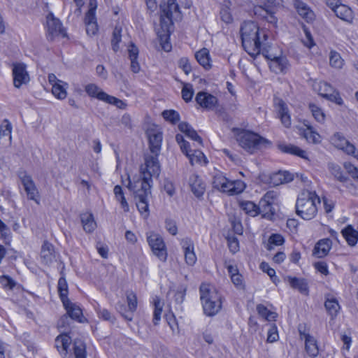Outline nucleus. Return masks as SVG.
<instances>
[{
	"instance_id": "obj_37",
	"label": "nucleus",
	"mask_w": 358,
	"mask_h": 358,
	"mask_svg": "<svg viewBox=\"0 0 358 358\" xmlns=\"http://www.w3.org/2000/svg\"><path fill=\"white\" fill-rule=\"evenodd\" d=\"M197 62L206 69H210L212 66L209 57V51L206 48H202L195 54Z\"/></svg>"
},
{
	"instance_id": "obj_43",
	"label": "nucleus",
	"mask_w": 358,
	"mask_h": 358,
	"mask_svg": "<svg viewBox=\"0 0 358 358\" xmlns=\"http://www.w3.org/2000/svg\"><path fill=\"white\" fill-rule=\"evenodd\" d=\"M329 169L331 175L334 176V177L338 181L344 182L348 180V177L344 175L341 167L339 165L335 164H329Z\"/></svg>"
},
{
	"instance_id": "obj_4",
	"label": "nucleus",
	"mask_w": 358,
	"mask_h": 358,
	"mask_svg": "<svg viewBox=\"0 0 358 358\" xmlns=\"http://www.w3.org/2000/svg\"><path fill=\"white\" fill-rule=\"evenodd\" d=\"M160 36H167L171 32L173 20L180 17L179 6L176 0H167L160 5Z\"/></svg>"
},
{
	"instance_id": "obj_23",
	"label": "nucleus",
	"mask_w": 358,
	"mask_h": 358,
	"mask_svg": "<svg viewBox=\"0 0 358 358\" xmlns=\"http://www.w3.org/2000/svg\"><path fill=\"white\" fill-rule=\"evenodd\" d=\"M332 242L329 238L319 241L313 251V255L318 258H322L327 255L331 248Z\"/></svg>"
},
{
	"instance_id": "obj_5",
	"label": "nucleus",
	"mask_w": 358,
	"mask_h": 358,
	"mask_svg": "<svg viewBox=\"0 0 358 358\" xmlns=\"http://www.w3.org/2000/svg\"><path fill=\"white\" fill-rule=\"evenodd\" d=\"M238 145L249 153H255L257 150L268 147L271 143L267 139L256 133L240 130L236 136Z\"/></svg>"
},
{
	"instance_id": "obj_20",
	"label": "nucleus",
	"mask_w": 358,
	"mask_h": 358,
	"mask_svg": "<svg viewBox=\"0 0 358 358\" xmlns=\"http://www.w3.org/2000/svg\"><path fill=\"white\" fill-rule=\"evenodd\" d=\"M195 99L201 107L207 110H212L217 103V97L205 92H199Z\"/></svg>"
},
{
	"instance_id": "obj_22",
	"label": "nucleus",
	"mask_w": 358,
	"mask_h": 358,
	"mask_svg": "<svg viewBox=\"0 0 358 358\" xmlns=\"http://www.w3.org/2000/svg\"><path fill=\"white\" fill-rule=\"evenodd\" d=\"M275 106L282 124L285 127H289L292 121L287 105L282 99H278L275 101Z\"/></svg>"
},
{
	"instance_id": "obj_53",
	"label": "nucleus",
	"mask_w": 358,
	"mask_h": 358,
	"mask_svg": "<svg viewBox=\"0 0 358 358\" xmlns=\"http://www.w3.org/2000/svg\"><path fill=\"white\" fill-rule=\"evenodd\" d=\"M58 292L62 302L64 299H69L67 298L68 285L66 279L63 277L58 281Z\"/></svg>"
},
{
	"instance_id": "obj_13",
	"label": "nucleus",
	"mask_w": 358,
	"mask_h": 358,
	"mask_svg": "<svg viewBox=\"0 0 358 358\" xmlns=\"http://www.w3.org/2000/svg\"><path fill=\"white\" fill-rule=\"evenodd\" d=\"M20 178L27 199L34 201L38 205L40 204V194L31 176L23 173H21Z\"/></svg>"
},
{
	"instance_id": "obj_55",
	"label": "nucleus",
	"mask_w": 358,
	"mask_h": 358,
	"mask_svg": "<svg viewBox=\"0 0 358 358\" xmlns=\"http://www.w3.org/2000/svg\"><path fill=\"white\" fill-rule=\"evenodd\" d=\"M121 31L120 27H115L113 32L111 44L115 52L119 50V43L121 41Z\"/></svg>"
},
{
	"instance_id": "obj_51",
	"label": "nucleus",
	"mask_w": 358,
	"mask_h": 358,
	"mask_svg": "<svg viewBox=\"0 0 358 358\" xmlns=\"http://www.w3.org/2000/svg\"><path fill=\"white\" fill-rule=\"evenodd\" d=\"M296 9L299 14L306 21H310L313 19V13L303 3H299L296 5Z\"/></svg>"
},
{
	"instance_id": "obj_7",
	"label": "nucleus",
	"mask_w": 358,
	"mask_h": 358,
	"mask_svg": "<svg viewBox=\"0 0 358 358\" xmlns=\"http://www.w3.org/2000/svg\"><path fill=\"white\" fill-rule=\"evenodd\" d=\"M146 238L152 252L159 260L165 262L167 259V250L162 237L153 231L146 234Z\"/></svg>"
},
{
	"instance_id": "obj_47",
	"label": "nucleus",
	"mask_w": 358,
	"mask_h": 358,
	"mask_svg": "<svg viewBox=\"0 0 358 358\" xmlns=\"http://www.w3.org/2000/svg\"><path fill=\"white\" fill-rule=\"evenodd\" d=\"M291 175L287 172L279 171L273 174L271 177L272 182L274 185H278L284 182H287L292 180Z\"/></svg>"
},
{
	"instance_id": "obj_61",
	"label": "nucleus",
	"mask_w": 358,
	"mask_h": 358,
	"mask_svg": "<svg viewBox=\"0 0 358 358\" xmlns=\"http://www.w3.org/2000/svg\"><path fill=\"white\" fill-rule=\"evenodd\" d=\"M257 206L259 208V214L263 213L264 215H265L269 213H273L272 204L268 203L265 199H262L259 201V206Z\"/></svg>"
},
{
	"instance_id": "obj_19",
	"label": "nucleus",
	"mask_w": 358,
	"mask_h": 358,
	"mask_svg": "<svg viewBox=\"0 0 358 358\" xmlns=\"http://www.w3.org/2000/svg\"><path fill=\"white\" fill-rule=\"evenodd\" d=\"M62 303L69 317L79 322H85V319L83 315V311L78 305L71 302L69 299H64Z\"/></svg>"
},
{
	"instance_id": "obj_26",
	"label": "nucleus",
	"mask_w": 358,
	"mask_h": 358,
	"mask_svg": "<svg viewBox=\"0 0 358 358\" xmlns=\"http://www.w3.org/2000/svg\"><path fill=\"white\" fill-rule=\"evenodd\" d=\"M189 184L193 194L197 196H201L206 189V185L197 175H192L189 180Z\"/></svg>"
},
{
	"instance_id": "obj_62",
	"label": "nucleus",
	"mask_w": 358,
	"mask_h": 358,
	"mask_svg": "<svg viewBox=\"0 0 358 358\" xmlns=\"http://www.w3.org/2000/svg\"><path fill=\"white\" fill-rule=\"evenodd\" d=\"M0 283L5 289H12L16 285L15 282L8 275L0 276Z\"/></svg>"
},
{
	"instance_id": "obj_28",
	"label": "nucleus",
	"mask_w": 358,
	"mask_h": 358,
	"mask_svg": "<svg viewBox=\"0 0 358 358\" xmlns=\"http://www.w3.org/2000/svg\"><path fill=\"white\" fill-rule=\"evenodd\" d=\"M285 280L293 289H297L301 294L307 295L308 294V286L306 280L303 278L287 276Z\"/></svg>"
},
{
	"instance_id": "obj_16",
	"label": "nucleus",
	"mask_w": 358,
	"mask_h": 358,
	"mask_svg": "<svg viewBox=\"0 0 358 358\" xmlns=\"http://www.w3.org/2000/svg\"><path fill=\"white\" fill-rule=\"evenodd\" d=\"M96 3L95 0H90V9L86 13L85 22L86 25V31L89 35H94L98 31V25L95 16Z\"/></svg>"
},
{
	"instance_id": "obj_63",
	"label": "nucleus",
	"mask_w": 358,
	"mask_h": 358,
	"mask_svg": "<svg viewBox=\"0 0 358 358\" xmlns=\"http://www.w3.org/2000/svg\"><path fill=\"white\" fill-rule=\"evenodd\" d=\"M231 280L233 284L236 287V288L239 289H244V279L240 273L234 274V275L231 276Z\"/></svg>"
},
{
	"instance_id": "obj_42",
	"label": "nucleus",
	"mask_w": 358,
	"mask_h": 358,
	"mask_svg": "<svg viewBox=\"0 0 358 358\" xmlns=\"http://www.w3.org/2000/svg\"><path fill=\"white\" fill-rule=\"evenodd\" d=\"M73 355L75 358H86V345L84 342L80 339L74 341Z\"/></svg>"
},
{
	"instance_id": "obj_57",
	"label": "nucleus",
	"mask_w": 358,
	"mask_h": 358,
	"mask_svg": "<svg viewBox=\"0 0 358 358\" xmlns=\"http://www.w3.org/2000/svg\"><path fill=\"white\" fill-rule=\"evenodd\" d=\"M194 90L192 85L188 83H183V87L182 90V97L185 101H189L193 96Z\"/></svg>"
},
{
	"instance_id": "obj_25",
	"label": "nucleus",
	"mask_w": 358,
	"mask_h": 358,
	"mask_svg": "<svg viewBox=\"0 0 358 358\" xmlns=\"http://www.w3.org/2000/svg\"><path fill=\"white\" fill-rule=\"evenodd\" d=\"M254 13L256 15L265 19L268 22L276 24L277 17L275 16V13L272 9L268 7H263L261 6H255L254 8Z\"/></svg>"
},
{
	"instance_id": "obj_52",
	"label": "nucleus",
	"mask_w": 358,
	"mask_h": 358,
	"mask_svg": "<svg viewBox=\"0 0 358 358\" xmlns=\"http://www.w3.org/2000/svg\"><path fill=\"white\" fill-rule=\"evenodd\" d=\"M329 64L334 68L341 69L344 64V61L338 53L331 51L330 52Z\"/></svg>"
},
{
	"instance_id": "obj_38",
	"label": "nucleus",
	"mask_w": 358,
	"mask_h": 358,
	"mask_svg": "<svg viewBox=\"0 0 358 358\" xmlns=\"http://www.w3.org/2000/svg\"><path fill=\"white\" fill-rule=\"evenodd\" d=\"M179 130L185 134V135L191 139L202 144L201 138L197 134L196 131L193 129L187 123L180 122L178 125Z\"/></svg>"
},
{
	"instance_id": "obj_29",
	"label": "nucleus",
	"mask_w": 358,
	"mask_h": 358,
	"mask_svg": "<svg viewBox=\"0 0 358 358\" xmlns=\"http://www.w3.org/2000/svg\"><path fill=\"white\" fill-rule=\"evenodd\" d=\"M12 125L4 120L0 125V144H10L11 142Z\"/></svg>"
},
{
	"instance_id": "obj_44",
	"label": "nucleus",
	"mask_w": 358,
	"mask_h": 358,
	"mask_svg": "<svg viewBox=\"0 0 358 358\" xmlns=\"http://www.w3.org/2000/svg\"><path fill=\"white\" fill-rule=\"evenodd\" d=\"M155 310L153 313V323L156 325L161 320L163 310L164 303L158 297H155L153 301Z\"/></svg>"
},
{
	"instance_id": "obj_30",
	"label": "nucleus",
	"mask_w": 358,
	"mask_h": 358,
	"mask_svg": "<svg viewBox=\"0 0 358 358\" xmlns=\"http://www.w3.org/2000/svg\"><path fill=\"white\" fill-rule=\"evenodd\" d=\"M336 15L346 22H351L352 20V10L343 4H335L333 7Z\"/></svg>"
},
{
	"instance_id": "obj_33",
	"label": "nucleus",
	"mask_w": 358,
	"mask_h": 358,
	"mask_svg": "<svg viewBox=\"0 0 358 358\" xmlns=\"http://www.w3.org/2000/svg\"><path fill=\"white\" fill-rule=\"evenodd\" d=\"M238 204L242 210L250 216L255 217L259 214V208L252 201L238 200Z\"/></svg>"
},
{
	"instance_id": "obj_12",
	"label": "nucleus",
	"mask_w": 358,
	"mask_h": 358,
	"mask_svg": "<svg viewBox=\"0 0 358 358\" xmlns=\"http://www.w3.org/2000/svg\"><path fill=\"white\" fill-rule=\"evenodd\" d=\"M145 132L149 141L150 152L153 154L158 155L162 142V132L161 129L155 124H150L146 129Z\"/></svg>"
},
{
	"instance_id": "obj_50",
	"label": "nucleus",
	"mask_w": 358,
	"mask_h": 358,
	"mask_svg": "<svg viewBox=\"0 0 358 358\" xmlns=\"http://www.w3.org/2000/svg\"><path fill=\"white\" fill-rule=\"evenodd\" d=\"M309 108L313 117L320 123H324L325 121V114L323 110L314 103L309 104Z\"/></svg>"
},
{
	"instance_id": "obj_56",
	"label": "nucleus",
	"mask_w": 358,
	"mask_h": 358,
	"mask_svg": "<svg viewBox=\"0 0 358 358\" xmlns=\"http://www.w3.org/2000/svg\"><path fill=\"white\" fill-rule=\"evenodd\" d=\"M127 301L129 310L131 313L136 311L137 308V296L133 292H128L127 293Z\"/></svg>"
},
{
	"instance_id": "obj_14",
	"label": "nucleus",
	"mask_w": 358,
	"mask_h": 358,
	"mask_svg": "<svg viewBox=\"0 0 358 358\" xmlns=\"http://www.w3.org/2000/svg\"><path fill=\"white\" fill-rule=\"evenodd\" d=\"M48 38L53 40L56 37H66V33L62 27L61 22L55 18L52 13L47 16Z\"/></svg>"
},
{
	"instance_id": "obj_41",
	"label": "nucleus",
	"mask_w": 358,
	"mask_h": 358,
	"mask_svg": "<svg viewBox=\"0 0 358 358\" xmlns=\"http://www.w3.org/2000/svg\"><path fill=\"white\" fill-rule=\"evenodd\" d=\"M324 306L328 313L332 317H336L338 313V310H340V306L338 301L334 298L327 299L325 301Z\"/></svg>"
},
{
	"instance_id": "obj_49",
	"label": "nucleus",
	"mask_w": 358,
	"mask_h": 358,
	"mask_svg": "<svg viewBox=\"0 0 358 358\" xmlns=\"http://www.w3.org/2000/svg\"><path fill=\"white\" fill-rule=\"evenodd\" d=\"M231 3L230 1L224 2L221 10L220 17L223 22L226 23H231L233 21V17L231 13L230 6Z\"/></svg>"
},
{
	"instance_id": "obj_27",
	"label": "nucleus",
	"mask_w": 358,
	"mask_h": 358,
	"mask_svg": "<svg viewBox=\"0 0 358 358\" xmlns=\"http://www.w3.org/2000/svg\"><path fill=\"white\" fill-rule=\"evenodd\" d=\"M331 141L337 148L343 150L345 153L352 152L354 150V145L339 134H334L331 138Z\"/></svg>"
},
{
	"instance_id": "obj_31",
	"label": "nucleus",
	"mask_w": 358,
	"mask_h": 358,
	"mask_svg": "<svg viewBox=\"0 0 358 358\" xmlns=\"http://www.w3.org/2000/svg\"><path fill=\"white\" fill-rule=\"evenodd\" d=\"M279 150L285 153L292 154L303 159H308L307 153L305 150L292 144H279Z\"/></svg>"
},
{
	"instance_id": "obj_11",
	"label": "nucleus",
	"mask_w": 358,
	"mask_h": 358,
	"mask_svg": "<svg viewBox=\"0 0 358 358\" xmlns=\"http://www.w3.org/2000/svg\"><path fill=\"white\" fill-rule=\"evenodd\" d=\"M151 182L152 180L144 176L138 177L136 180L133 178L132 181L128 178V183L126 186L134 192L135 196H138V194L149 195L150 194Z\"/></svg>"
},
{
	"instance_id": "obj_17",
	"label": "nucleus",
	"mask_w": 358,
	"mask_h": 358,
	"mask_svg": "<svg viewBox=\"0 0 358 358\" xmlns=\"http://www.w3.org/2000/svg\"><path fill=\"white\" fill-rule=\"evenodd\" d=\"M267 59L270 60L269 67L272 71L275 73H283L289 68V62L285 57L278 54H270L267 56Z\"/></svg>"
},
{
	"instance_id": "obj_58",
	"label": "nucleus",
	"mask_w": 358,
	"mask_h": 358,
	"mask_svg": "<svg viewBox=\"0 0 358 358\" xmlns=\"http://www.w3.org/2000/svg\"><path fill=\"white\" fill-rule=\"evenodd\" d=\"M284 243L283 237L280 234H273L268 239V244L267 249L271 250L273 249L272 245H281Z\"/></svg>"
},
{
	"instance_id": "obj_24",
	"label": "nucleus",
	"mask_w": 358,
	"mask_h": 358,
	"mask_svg": "<svg viewBox=\"0 0 358 358\" xmlns=\"http://www.w3.org/2000/svg\"><path fill=\"white\" fill-rule=\"evenodd\" d=\"M71 343V339L67 334H61L56 338L55 346L63 358L67 356Z\"/></svg>"
},
{
	"instance_id": "obj_34",
	"label": "nucleus",
	"mask_w": 358,
	"mask_h": 358,
	"mask_svg": "<svg viewBox=\"0 0 358 358\" xmlns=\"http://www.w3.org/2000/svg\"><path fill=\"white\" fill-rule=\"evenodd\" d=\"M342 234L350 246H355L358 241V231L351 225L347 226L342 230Z\"/></svg>"
},
{
	"instance_id": "obj_59",
	"label": "nucleus",
	"mask_w": 358,
	"mask_h": 358,
	"mask_svg": "<svg viewBox=\"0 0 358 358\" xmlns=\"http://www.w3.org/2000/svg\"><path fill=\"white\" fill-rule=\"evenodd\" d=\"M277 49L278 48L276 47L271 46L266 40L264 41L262 45H261L260 53H262L267 59L268 55L277 54L275 52Z\"/></svg>"
},
{
	"instance_id": "obj_2",
	"label": "nucleus",
	"mask_w": 358,
	"mask_h": 358,
	"mask_svg": "<svg viewBox=\"0 0 358 358\" xmlns=\"http://www.w3.org/2000/svg\"><path fill=\"white\" fill-rule=\"evenodd\" d=\"M200 299L206 315L213 316L222 308V296L217 289L207 283H202L199 288Z\"/></svg>"
},
{
	"instance_id": "obj_54",
	"label": "nucleus",
	"mask_w": 358,
	"mask_h": 358,
	"mask_svg": "<svg viewBox=\"0 0 358 358\" xmlns=\"http://www.w3.org/2000/svg\"><path fill=\"white\" fill-rule=\"evenodd\" d=\"M163 117L171 122L172 124H176L180 120V115L178 112L174 110H166L162 112Z\"/></svg>"
},
{
	"instance_id": "obj_9",
	"label": "nucleus",
	"mask_w": 358,
	"mask_h": 358,
	"mask_svg": "<svg viewBox=\"0 0 358 358\" xmlns=\"http://www.w3.org/2000/svg\"><path fill=\"white\" fill-rule=\"evenodd\" d=\"M145 162L140 167L141 176L148 177L152 180V177H158L160 173V165L157 159V154L146 155Z\"/></svg>"
},
{
	"instance_id": "obj_45",
	"label": "nucleus",
	"mask_w": 358,
	"mask_h": 358,
	"mask_svg": "<svg viewBox=\"0 0 358 358\" xmlns=\"http://www.w3.org/2000/svg\"><path fill=\"white\" fill-rule=\"evenodd\" d=\"M114 194L115 196L116 199L120 201L121 207L124 210V212H128L129 210V204L126 201V199L124 196V193L122 192V187L120 185H116L114 187Z\"/></svg>"
},
{
	"instance_id": "obj_8",
	"label": "nucleus",
	"mask_w": 358,
	"mask_h": 358,
	"mask_svg": "<svg viewBox=\"0 0 358 358\" xmlns=\"http://www.w3.org/2000/svg\"><path fill=\"white\" fill-rule=\"evenodd\" d=\"M177 143L180 145V149L183 153L189 158L192 165L194 164H206L207 163L206 159L203 153L198 150H191L189 149V143L187 142L183 136L180 134H177L176 136Z\"/></svg>"
},
{
	"instance_id": "obj_46",
	"label": "nucleus",
	"mask_w": 358,
	"mask_h": 358,
	"mask_svg": "<svg viewBox=\"0 0 358 358\" xmlns=\"http://www.w3.org/2000/svg\"><path fill=\"white\" fill-rule=\"evenodd\" d=\"M228 179L221 172H216L213 176V185L214 188L222 192Z\"/></svg>"
},
{
	"instance_id": "obj_40",
	"label": "nucleus",
	"mask_w": 358,
	"mask_h": 358,
	"mask_svg": "<svg viewBox=\"0 0 358 358\" xmlns=\"http://www.w3.org/2000/svg\"><path fill=\"white\" fill-rule=\"evenodd\" d=\"M68 84L64 81L52 87V94L58 99H64L67 96Z\"/></svg>"
},
{
	"instance_id": "obj_60",
	"label": "nucleus",
	"mask_w": 358,
	"mask_h": 358,
	"mask_svg": "<svg viewBox=\"0 0 358 358\" xmlns=\"http://www.w3.org/2000/svg\"><path fill=\"white\" fill-rule=\"evenodd\" d=\"M260 268L264 271L266 272L271 278L272 281L276 284L277 281H279L278 278L275 275V271L273 268H271L268 265V264L266 262H262L260 264Z\"/></svg>"
},
{
	"instance_id": "obj_35",
	"label": "nucleus",
	"mask_w": 358,
	"mask_h": 358,
	"mask_svg": "<svg viewBox=\"0 0 358 358\" xmlns=\"http://www.w3.org/2000/svg\"><path fill=\"white\" fill-rule=\"evenodd\" d=\"M148 196V195L144 194H138V196H135L137 208L144 218L149 216Z\"/></svg>"
},
{
	"instance_id": "obj_64",
	"label": "nucleus",
	"mask_w": 358,
	"mask_h": 358,
	"mask_svg": "<svg viewBox=\"0 0 358 358\" xmlns=\"http://www.w3.org/2000/svg\"><path fill=\"white\" fill-rule=\"evenodd\" d=\"M343 166L348 173L350 174L353 178L358 180V169L356 166L350 162L344 163Z\"/></svg>"
},
{
	"instance_id": "obj_18",
	"label": "nucleus",
	"mask_w": 358,
	"mask_h": 358,
	"mask_svg": "<svg viewBox=\"0 0 358 358\" xmlns=\"http://www.w3.org/2000/svg\"><path fill=\"white\" fill-rule=\"evenodd\" d=\"M300 338L304 340L305 350L310 357H316L319 355V347L317 340L305 331L299 329Z\"/></svg>"
},
{
	"instance_id": "obj_6",
	"label": "nucleus",
	"mask_w": 358,
	"mask_h": 358,
	"mask_svg": "<svg viewBox=\"0 0 358 358\" xmlns=\"http://www.w3.org/2000/svg\"><path fill=\"white\" fill-rule=\"evenodd\" d=\"M85 92L90 96L96 98L97 99L107 103L116 106L119 108H124L126 107V103L122 100L106 94L94 84H89L86 85Z\"/></svg>"
},
{
	"instance_id": "obj_32",
	"label": "nucleus",
	"mask_w": 358,
	"mask_h": 358,
	"mask_svg": "<svg viewBox=\"0 0 358 358\" xmlns=\"http://www.w3.org/2000/svg\"><path fill=\"white\" fill-rule=\"evenodd\" d=\"M80 219L83 229L86 232L91 233L95 229L96 224L94 221V216L91 213H85L81 214Z\"/></svg>"
},
{
	"instance_id": "obj_1",
	"label": "nucleus",
	"mask_w": 358,
	"mask_h": 358,
	"mask_svg": "<svg viewBox=\"0 0 358 358\" xmlns=\"http://www.w3.org/2000/svg\"><path fill=\"white\" fill-rule=\"evenodd\" d=\"M242 45L251 56L260 54L261 45L267 40V34L260 29L258 24L252 21L244 22L240 29Z\"/></svg>"
},
{
	"instance_id": "obj_10",
	"label": "nucleus",
	"mask_w": 358,
	"mask_h": 358,
	"mask_svg": "<svg viewBox=\"0 0 358 358\" xmlns=\"http://www.w3.org/2000/svg\"><path fill=\"white\" fill-rule=\"evenodd\" d=\"M313 88L320 96L329 101L334 102L339 106L343 104V101L339 93L327 83L323 81L315 83L313 85Z\"/></svg>"
},
{
	"instance_id": "obj_15",
	"label": "nucleus",
	"mask_w": 358,
	"mask_h": 358,
	"mask_svg": "<svg viewBox=\"0 0 358 358\" xmlns=\"http://www.w3.org/2000/svg\"><path fill=\"white\" fill-rule=\"evenodd\" d=\"M13 84L17 88L29 82V75L24 64L17 63L13 65Z\"/></svg>"
},
{
	"instance_id": "obj_21",
	"label": "nucleus",
	"mask_w": 358,
	"mask_h": 358,
	"mask_svg": "<svg viewBox=\"0 0 358 358\" xmlns=\"http://www.w3.org/2000/svg\"><path fill=\"white\" fill-rule=\"evenodd\" d=\"M181 245L186 263L189 266L194 265L197 258L194 252L193 242L189 238H185L182 241Z\"/></svg>"
},
{
	"instance_id": "obj_36",
	"label": "nucleus",
	"mask_w": 358,
	"mask_h": 358,
	"mask_svg": "<svg viewBox=\"0 0 358 358\" xmlns=\"http://www.w3.org/2000/svg\"><path fill=\"white\" fill-rule=\"evenodd\" d=\"M41 257L43 262L46 264H48L53 261L55 255L52 244L48 242H44L41 248Z\"/></svg>"
},
{
	"instance_id": "obj_48",
	"label": "nucleus",
	"mask_w": 358,
	"mask_h": 358,
	"mask_svg": "<svg viewBox=\"0 0 358 358\" xmlns=\"http://www.w3.org/2000/svg\"><path fill=\"white\" fill-rule=\"evenodd\" d=\"M257 310L260 316L265 318L268 321L275 320L277 317V314L269 310L265 306L262 304L257 305Z\"/></svg>"
},
{
	"instance_id": "obj_39",
	"label": "nucleus",
	"mask_w": 358,
	"mask_h": 358,
	"mask_svg": "<svg viewBox=\"0 0 358 358\" xmlns=\"http://www.w3.org/2000/svg\"><path fill=\"white\" fill-rule=\"evenodd\" d=\"M306 126V129L303 131V135L304 138L310 143H318L321 141V136L320 135L314 130L313 127L305 124Z\"/></svg>"
},
{
	"instance_id": "obj_3",
	"label": "nucleus",
	"mask_w": 358,
	"mask_h": 358,
	"mask_svg": "<svg viewBox=\"0 0 358 358\" xmlns=\"http://www.w3.org/2000/svg\"><path fill=\"white\" fill-rule=\"evenodd\" d=\"M320 203V198L315 192L304 191L297 199L296 213L303 220H310L317 215V203Z\"/></svg>"
}]
</instances>
